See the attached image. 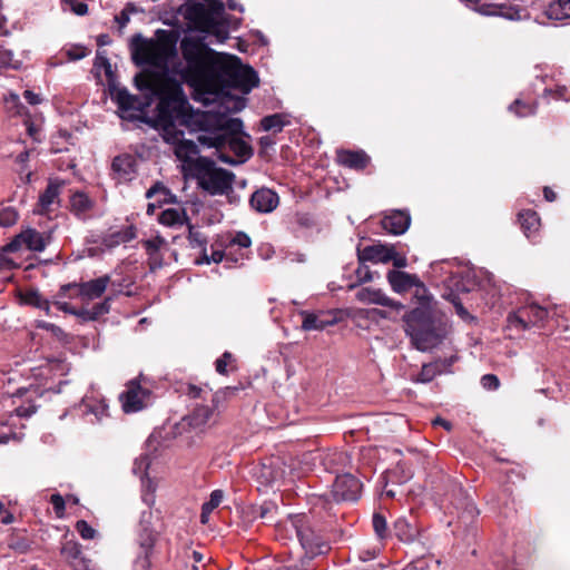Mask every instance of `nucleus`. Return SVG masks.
<instances>
[{
  "mask_svg": "<svg viewBox=\"0 0 570 570\" xmlns=\"http://www.w3.org/2000/svg\"><path fill=\"white\" fill-rule=\"evenodd\" d=\"M38 396L37 387L19 389L13 395V397L21 401L14 409L16 415L19 417H30L35 414L38 407L35 401Z\"/></svg>",
  "mask_w": 570,
  "mask_h": 570,
  "instance_id": "obj_18",
  "label": "nucleus"
},
{
  "mask_svg": "<svg viewBox=\"0 0 570 570\" xmlns=\"http://www.w3.org/2000/svg\"><path fill=\"white\" fill-rule=\"evenodd\" d=\"M291 124L289 118L285 114H274L264 117L261 120V126L265 131L281 132L284 127Z\"/></svg>",
  "mask_w": 570,
  "mask_h": 570,
  "instance_id": "obj_33",
  "label": "nucleus"
},
{
  "mask_svg": "<svg viewBox=\"0 0 570 570\" xmlns=\"http://www.w3.org/2000/svg\"><path fill=\"white\" fill-rule=\"evenodd\" d=\"M148 256H149L150 269L160 268L163 266V257L160 255V252H158L157 254H154V255H148Z\"/></svg>",
  "mask_w": 570,
  "mask_h": 570,
  "instance_id": "obj_59",
  "label": "nucleus"
},
{
  "mask_svg": "<svg viewBox=\"0 0 570 570\" xmlns=\"http://www.w3.org/2000/svg\"><path fill=\"white\" fill-rule=\"evenodd\" d=\"M183 13L195 29L214 36L217 42H224L228 38L224 4L219 0L188 2L185 4Z\"/></svg>",
  "mask_w": 570,
  "mask_h": 570,
  "instance_id": "obj_5",
  "label": "nucleus"
},
{
  "mask_svg": "<svg viewBox=\"0 0 570 570\" xmlns=\"http://www.w3.org/2000/svg\"><path fill=\"white\" fill-rule=\"evenodd\" d=\"M20 238L23 240V245L30 250L42 252L46 248L43 235L33 228H28L20 233Z\"/></svg>",
  "mask_w": 570,
  "mask_h": 570,
  "instance_id": "obj_30",
  "label": "nucleus"
},
{
  "mask_svg": "<svg viewBox=\"0 0 570 570\" xmlns=\"http://www.w3.org/2000/svg\"><path fill=\"white\" fill-rule=\"evenodd\" d=\"M95 202L83 191H76L70 196V212L79 219L86 220Z\"/></svg>",
  "mask_w": 570,
  "mask_h": 570,
  "instance_id": "obj_23",
  "label": "nucleus"
},
{
  "mask_svg": "<svg viewBox=\"0 0 570 570\" xmlns=\"http://www.w3.org/2000/svg\"><path fill=\"white\" fill-rule=\"evenodd\" d=\"M232 360V354L228 353V352H225L222 357H219L215 365H216V371L219 373V374H226L227 373V364L229 363V361Z\"/></svg>",
  "mask_w": 570,
  "mask_h": 570,
  "instance_id": "obj_53",
  "label": "nucleus"
},
{
  "mask_svg": "<svg viewBox=\"0 0 570 570\" xmlns=\"http://www.w3.org/2000/svg\"><path fill=\"white\" fill-rule=\"evenodd\" d=\"M476 10L484 16H498L512 21L530 19L528 9L518 4L490 3L482 4Z\"/></svg>",
  "mask_w": 570,
  "mask_h": 570,
  "instance_id": "obj_13",
  "label": "nucleus"
},
{
  "mask_svg": "<svg viewBox=\"0 0 570 570\" xmlns=\"http://www.w3.org/2000/svg\"><path fill=\"white\" fill-rule=\"evenodd\" d=\"M111 168L119 180H131L136 171V160L130 155H120L114 158Z\"/></svg>",
  "mask_w": 570,
  "mask_h": 570,
  "instance_id": "obj_25",
  "label": "nucleus"
},
{
  "mask_svg": "<svg viewBox=\"0 0 570 570\" xmlns=\"http://www.w3.org/2000/svg\"><path fill=\"white\" fill-rule=\"evenodd\" d=\"M18 220V212L13 207H6L0 210V226L10 227Z\"/></svg>",
  "mask_w": 570,
  "mask_h": 570,
  "instance_id": "obj_42",
  "label": "nucleus"
},
{
  "mask_svg": "<svg viewBox=\"0 0 570 570\" xmlns=\"http://www.w3.org/2000/svg\"><path fill=\"white\" fill-rule=\"evenodd\" d=\"M56 306L58 307V309L65 312V313H69V314H73V315H78V316H81V312H77L75 311L68 303L66 302H57L56 303Z\"/></svg>",
  "mask_w": 570,
  "mask_h": 570,
  "instance_id": "obj_60",
  "label": "nucleus"
},
{
  "mask_svg": "<svg viewBox=\"0 0 570 570\" xmlns=\"http://www.w3.org/2000/svg\"><path fill=\"white\" fill-rule=\"evenodd\" d=\"M392 256L391 262L393 263L394 267L396 268H403L407 266V259L404 255H401L395 252L394 247L392 248Z\"/></svg>",
  "mask_w": 570,
  "mask_h": 570,
  "instance_id": "obj_56",
  "label": "nucleus"
},
{
  "mask_svg": "<svg viewBox=\"0 0 570 570\" xmlns=\"http://www.w3.org/2000/svg\"><path fill=\"white\" fill-rule=\"evenodd\" d=\"M50 502L53 505V509L57 514H60L65 510V500L60 494H52L50 498Z\"/></svg>",
  "mask_w": 570,
  "mask_h": 570,
  "instance_id": "obj_55",
  "label": "nucleus"
},
{
  "mask_svg": "<svg viewBox=\"0 0 570 570\" xmlns=\"http://www.w3.org/2000/svg\"><path fill=\"white\" fill-rule=\"evenodd\" d=\"M406 323V333L417 350L425 352L441 342L442 331L435 320L432 302L429 299L411 311Z\"/></svg>",
  "mask_w": 570,
  "mask_h": 570,
  "instance_id": "obj_6",
  "label": "nucleus"
},
{
  "mask_svg": "<svg viewBox=\"0 0 570 570\" xmlns=\"http://www.w3.org/2000/svg\"><path fill=\"white\" fill-rule=\"evenodd\" d=\"M37 327L51 332L57 338L65 336V332L59 326L46 321H37Z\"/></svg>",
  "mask_w": 570,
  "mask_h": 570,
  "instance_id": "obj_50",
  "label": "nucleus"
},
{
  "mask_svg": "<svg viewBox=\"0 0 570 570\" xmlns=\"http://www.w3.org/2000/svg\"><path fill=\"white\" fill-rule=\"evenodd\" d=\"M187 225H188V240H189L190 246L194 248L203 247L206 243V238L203 235V233L199 232L198 229H196L189 223Z\"/></svg>",
  "mask_w": 570,
  "mask_h": 570,
  "instance_id": "obj_44",
  "label": "nucleus"
},
{
  "mask_svg": "<svg viewBox=\"0 0 570 570\" xmlns=\"http://www.w3.org/2000/svg\"><path fill=\"white\" fill-rule=\"evenodd\" d=\"M395 535L403 542H412L416 534V528L411 524L405 518H399L394 522Z\"/></svg>",
  "mask_w": 570,
  "mask_h": 570,
  "instance_id": "obj_34",
  "label": "nucleus"
},
{
  "mask_svg": "<svg viewBox=\"0 0 570 570\" xmlns=\"http://www.w3.org/2000/svg\"><path fill=\"white\" fill-rule=\"evenodd\" d=\"M519 222L528 238H532L539 230L540 218L533 210H525L519 214Z\"/></svg>",
  "mask_w": 570,
  "mask_h": 570,
  "instance_id": "obj_32",
  "label": "nucleus"
},
{
  "mask_svg": "<svg viewBox=\"0 0 570 570\" xmlns=\"http://www.w3.org/2000/svg\"><path fill=\"white\" fill-rule=\"evenodd\" d=\"M299 315L303 317L302 328L304 331H323L327 326H332L336 323L335 317H331L324 312L311 313L302 311Z\"/></svg>",
  "mask_w": 570,
  "mask_h": 570,
  "instance_id": "obj_22",
  "label": "nucleus"
},
{
  "mask_svg": "<svg viewBox=\"0 0 570 570\" xmlns=\"http://www.w3.org/2000/svg\"><path fill=\"white\" fill-rule=\"evenodd\" d=\"M176 42L177 40L173 32L167 30H157L155 39H147L141 35L132 37L130 50L134 62L137 66L150 65L164 69V71L160 73H145L135 78L137 88L145 95V100L130 95L126 89L119 90L116 95V100L121 111H141L154 99H158V104L160 102L158 95L153 94L151 90L140 85L147 78H173L167 71V66L170 59L176 56Z\"/></svg>",
  "mask_w": 570,
  "mask_h": 570,
  "instance_id": "obj_3",
  "label": "nucleus"
},
{
  "mask_svg": "<svg viewBox=\"0 0 570 570\" xmlns=\"http://www.w3.org/2000/svg\"><path fill=\"white\" fill-rule=\"evenodd\" d=\"M122 410L126 413H135L147 406L150 391L140 385L137 379L128 382L126 391L120 396Z\"/></svg>",
  "mask_w": 570,
  "mask_h": 570,
  "instance_id": "obj_11",
  "label": "nucleus"
},
{
  "mask_svg": "<svg viewBox=\"0 0 570 570\" xmlns=\"http://www.w3.org/2000/svg\"><path fill=\"white\" fill-rule=\"evenodd\" d=\"M149 465V459L147 455L140 456L135 461L132 471L135 474L140 473L141 479H144V475L146 474V469ZM144 491H142V501L151 507L155 503V487L153 485V482L147 479L146 481L142 480Z\"/></svg>",
  "mask_w": 570,
  "mask_h": 570,
  "instance_id": "obj_24",
  "label": "nucleus"
},
{
  "mask_svg": "<svg viewBox=\"0 0 570 570\" xmlns=\"http://www.w3.org/2000/svg\"><path fill=\"white\" fill-rule=\"evenodd\" d=\"M372 525H373V530H374L376 537L380 540H384L390 535L386 519L382 514H380V513L373 514Z\"/></svg>",
  "mask_w": 570,
  "mask_h": 570,
  "instance_id": "obj_39",
  "label": "nucleus"
},
{
  "mask_svg": "<svg viewBox=\"0 0 570 570\" xmlns=\"http://www.w3.org/2000/svg\"><path fill=\"white\" fill-rule=\"evenodd\" d=\"M61 187L62 183L59 180L49 181L45 191L39 196L38 205L41 214L48 213L51 206L58 203Z\"/></svg>",
  "mask_w": 570,
  "mask_h": 570,
  "instance_id": "obj_27",
  "label": "nucleus"
},
{
  "mask_svg": "<svg viewBox=\"0 0 570 570\" xmlns=\"http://www.w3.org/2000/svg\"><path fill=\"white\" fill-rule=\"evenodd\" d=\"M544 14L548 19L556 21L570 19V0H554L550 2Z\"/></svg>",
  "mask_w": 570,
  "mask_h": 570,
  "instance_id": "obj_29",
  "label": "nucleus"
},
{
  "mask_svg": "<svg viewBox=\"0 0 570 570\" xmlns=\"http://www.w3.org/2000/svg\"><path fill=\"white\" fill-rule=\"evenodd\" d=\"M382 227L390 234L402 235L411 224V217L407 213L402 210H394L382 219Z\"/></svg>",
  "mask_w": 570,
  "mask_h": 570,
  "instance_id": "obj_20",
  "label": "nucleus"
},
{
  "mask_svg": "<svg viewBox=\"0 0 570 570\" xmlns=\"http://www.w3.org/2000/svg\"><path fill=\"white\" fill-rule=\"evenodd\" d=\"M151 519V511H145L140 519V529L138 533V544L140 552L136 559V567L138 570H148L150 562L149 557L156 541V532L149 527Z\"/></svg>",
  "mask_w": 570,
  "mask_h": 570,
  "instance_id": "obj_9",
  "label": "nucleus"
},
{
  "mask_svg": "<svg viewBox=\"0 0 570 570\" xmlns=\"http://www.w3.org/2000/svg\"><path fill=\"white\" fill-rule=\"evenodd\" d=\"M21 245H23V240L20 238V234L16 236L9 244L4 246V250L14 253L20 249Z\"/></svg>",
  "mask_w": 570,
  "mask_h": 570,
  "instance_id": "obj_58",
  "label": "nucleus"
},
{
  "mask_svg": "<svg viewBox=\"0 0 570 570\" xmlns=\"http://www.w3.org/2000/svg\"><path fill=\"white\" fill-rule=\"evenodd\" d=\"M76 530L85 540L94 539L97 533L96 530L85 520H79L76 523Z\"/></svg>",
  "mask_w": 570,
  "mask_h": 570,
  "instance_id": "obj_47",
  "label": "nucleus"
},
{
  "mask_svg": "<svg viewBox=\"0 0 570 570\" xmlns=\"http://www.w3.org/2000/svg\"><path fill=\"white\" fill-rule=\"evenodd\" d=\"M509 110L515 112L518 117H527L535 112V107L533 105L524 104L520 99H515L513 104L510 105Z\"/></svg>",
  "mask_w": 570,
  "mask_h": 570,
  "instance_id": "obj_40",
  "label": "nucleus"
},
{
  "mask_svg": "<svg viewBox=\"0 0 570 570\" xmlns=\"http://www.w3.org/2000/svg\"><path fill=\"white\" fill-rule=\"evenodd\" d=\"M278 203V195L269 188L256 190L249 199L252 208L258 213H271L277 207Z\"/></svg>",
  "mask_w": 570,
  "mask_h": 570,
  "instance_id": "obj_19",
  "label": "nucleus"
},
{
  "mask_svg": "<svg viewBox=\"0 0 570 570\" xmlns=\"http://www.w3.org/2000/svg\"><path fill=\"white\" fill-rule=\"evenodd\" d=\"M71 11L77 16H83L88 11V6L83 2H78L71 7Z\"/></svg>",
  "mask_w": 570,
  "mask_h": 570,
  "instance_id": "obj_61",
  "label": "nucleus"
},
{
  "mask_svg": "<svg viewBox=\"0 0 570 570\" xmlns=\"http://www.w3.org/2000/svg\"><path fill=\"white\" fill-rule=\"evenodd\" d=\"M68 56L71 60H79L86 56V51L83 48H78L75 51H68Z\"/></svg>",
  "mask_w": 570,
  "mask_h": 570,
  "instance_id": "obj_63",
  "label": "nucleus"
},
{
  "mask_svg": "<svg viewBox=\"0 0 570 570\" xmlns=\"http://www.w3.org/2000/svg\"><path fill=\"white\" fill-rule=\"evenodd\" d=\"M547 315L548 312L546 308L532 303L510 313L507 317V326L509 330L517 332L525 331L541 323Z\"/></svg>",
  "mask_w": 570,
  "mask_h": 570,
  "instance_id": "obj_8",
  "label": "nucleus"
},
{
  "mask_svg": "<svg viewBox=\"0 0 570 570\" xmlns=\"http://www.w3.org/2000/svg\"><path fill=\"white\" fill-rule=\"evenodd\" d=\"M393 246L376 244L357 249V258L361 263L371 262L374 264L391 262Z\"/></svg>",
  "mask_w": 570,
  "mask_h": 570,
  "instance_id": "obj_17",
  "label": "nucleus"
},
{
  "mask_svg": "<svg viewBox=\"0 0 570 570\" xmlns=\"http://www.w3.org/2000/svg\"><path fill=\"white\" fill-rule=\"evenodd\" d=\"M62 553L68 559H78L81 554V550L78 543L76 542H67L62 548Z\"/></svg>",
  "mask_w": 570,
  "mask_h": 570,
  "instance_id": "obj_49",
  "label": "nucleus"
},
{
  "mask_svg": "<svg viewBox=\"0 0 570 570\" xmlns=\"http://www.w3.org/2000/svg\"><path fill=\"white\" fill-rule=\"evenodd\" d=\"M110 298H106L104 302L96 304L91 309L81 311V317L86 320L95 321L99 316L107 314L110 308Z\"/></svg>",
  "mask_w": 570,
  "mask_h": 570,
  "instance_id": "obj_38",
  "label": "nucleus"
},
{
  "mask_svg": "<svg viewBox=\"0 0 570 570\" xmlns=\"http://www.w3.org/2000/svg\"><path fill=\"white\" fill-rule=\"evenodd\" d=\"M81 409L85 417L92 424L102 422L109 415L105 399L95 394L83 396Z\"/></svg>",
  "mask_w": 570,
  "mask_h": 570,
  "instance_id": "obj_16",
  "label": "nucleus"
},
{
  "mask_svg": "<svg viewBox=\"0 0 570 570\" xmlns=\"http://www.w3.org/2000/svg\"><path fill=\"white\" fill-rule=\"evenodd\" d=\"M109 284L110 277L108 275H104L101 277L79 284V293L81 296L88 299H95L105 293Z\"/></svg>",
  "mask_w": 570,
  "mask_h": 570,
  "instance_id": "obj_26",
  "label": "nucleus"
},
{
  "mask_svg": "<svg viewBox=\"0 0 570 570\" xmlns=\"http://www.w3.org/2000/svg\"><path fill=\"white\" fill-rule=\"evenodd\" d=\"M198 181V185L210 195L227 194L232 189L234 174L216 167V164L210 160H199L196 164V171L193 174Z\"/></svg>",
  "mask_w": 570,
  "mask_h": 570,
  "instance_id": "obj_7",
  "label": "nucleus"
},
{
  "mask_svg": "<svg viewBox=\"0 0 570 570\" xmlns=\"http://www.w3.org/2000/svg\"><path fill=\"white\" fill-rule=\"evenodd\" d=\"M177 83L181 86V82L175 78L161 77V78H147L142 81L140 86L148 88L160 97V102L157 104L156 107V118L155 124L163 130L164 139L173 144L175 146V155L176 157L184 163V165L194 174L196 171V164L199 160H207L208 158L199 156V149L196 142L190 139H184V131L181 128L188 129L190 132H199L203 131L198 128V125L187 126L185 124H173V126L166 127V124L163 122L161 118V104L165 100L170 99V90L169 85Z\"/></svg>",
  "mask_w": 570,
  "mask_h": 570,
  "instance_id": "obj_4",
  "label": "nucleus"
},
{
  "mask_svg": "<svg viewBox=\"0 0 570 570\" xmlns=\"http://www.w3.org/2000/svg\"><path fill=\"white\" fill-rule=\"evenodd\" d=\"M213 415V410L208 406H199L195 409L193 414V421L196 425L206 424Z\"/></svg>",
  "mask_w": 570,
  "mask_h": 570,
  "instance_id": "obj_45",
  "label": "nucleus"
},
{
  "mask_svg": "<svg viewBox=\"0 0 570 570\" xmlns=\"http://www.w3.org/2000/svg\"><path fill=\"white\" fill-rule=\"evenodd\" d=\"M337 159L341 165L353 168V169H363L368 164V156L362 151H351V150H343L340 151L337 155Z\"/></svg>",
  "mask_w": 570,
  "mask_h": 570,
  "instance_id": "obj_28",
  "label": "nucleus"
},
{
  "mask_svg": "<svg viewBox=\"0 0 570 570\" xmlns=\"http://www.w3.org/2000/svg\"><path fill=\"white\" fill-rule=\"evenodd\" d=\"M32 150H24L16 157V164L18 166L17 173L23 183L29 184L31 181L32 173L27 170V163L30 159Z\"/></svg>",
  "mask_w": 570,
  "mask_h": 570,
  "instance_id": "obj_36",
  "label": "nucleus"
},
{
  "mask_svg": "<svg viewBox=\"0 0 570 570\" xmlns=\"http://www.w3.org/2000/svg\"><path fill=\"white\" fill-rule=\"evenodd\" d=\"M224 258V253L222 250H214L210 256H208L205 252H204V256H203V262H205L206 264H209V263H220Z\"/></svg>",
  "mask_w": 570,
  "mask_h": 570,
  "instance_id": "obj_57",
  "label": "nucleus"
},
{
  "mask_svg": "<svg viewBox=\"0 0 570 570\" xmlns=\"http://www.w3.org/2000/svg\"><path fill=\"white\" fill-rule=\"evenodd\" d=\"M481 385L489 391H494L500 386V381L494 374H485L481 377Z\"/></svg>",
  "mask_w": 570,
  "mask_h": 570,
  "instance_id": "obj_52",
  "label": "nucleus"
},
{
  "mask_svg": "<svg viewBox=\"0 0 570 570\" xmlns=\"http://www.w3.org/2000/svg\"><path fill=\"white\" fill-rule=\"evenodd\" d=\"M24 98L30 105H37L41 101L39 95H37L30 90L24 91Z\"/></svg>",
  "mask_w": 570,
  "mask_h": 570,
  "instance_id": "obj_62",
  "label": "nucleus"
},
{
  "mask_svg": "<svg viewBox=\"0 0 570 570\" xmlns=\"http://www.w3.org/2000/svg\"><path fill=\"white\" fill-rule=\"evenodd\" d=\"M116 20L120 24V27H125L129 22V14L128 10L124 9L118 17H116Z\"/></svg>",
  "mask_w": 570,
  "mask_h": 570,
  "instance_id": "obj_64",
  "label": "nucleus"
},
{
  "mask_svg": "<svg viewBox=\"0 0 570 570\" xmlns=\"http://www.w3.org/2000/svg\"><path fill=\"white\" fill-rule=\"evenodd\" d=\"M180 50L186 71L196 85L210 87L222 82L247 95L259 83L252 67L242 65L235 56L214 51L205 42V37L186 36L180 42Z\"/></svg>",
  "mask_w": 570,
  "mask_h": 570,
  "instance_id": "obj_2",
  "label": "nucleus"
},
{
  "mask_svg": "<svg viewBox=\"0 0 570 570\" xmlns=\"http://www.w3.org/2000/svg\"><path fill=\"white\" fill-rule=\"evenodd\" d=\"M0 67L18 69L20 62L13 58V52L0 46Z\"/></svg>",
  "mask_w": 570,
  "mask_h": 570,
  "instance_id": "obj_41",
  "label": "nucleus"
},
{
  "mask_svg": "<svg viewBox=\"0 0 570 570\" xmlns=\"http://www.w3.org/2000/svg\"><path fill=\"white\" fill-rule=\"evenodd\" d=\"M446 298L453 304L454 308H455V312L458 313V315H460L462 318H468L470 317V314L468 313V311L464 308V306L462 305L461 301L459 299V297L456 296V294L454 293H450Z\"/></svg>",
  "mask_w": 570,
  "mask_h": 570,
  "instance_id": "obj_51",
  "label": "nucleus"
},
{
  "mask_svg": "<svg viewBox=\"0 0 570 570\" xmlns=\"http://www.w3.org/2000/svg\"><path fill=\"white\" fill-rule=\"evenodd\" d=\"M159 223L166 226H181L188 224V217L181 208H167L161 212Z\"/></svg>",
  "mask_w": 570,
  "mask_h": 570,
  "instance_id": "obj_31",
  "label": "nucleus"
},
{
  "mask_svg": "<svg viewBox=\"0 0 570 570\" xmlns=\"http://www.w3.org/2000/svg\"><path fill=\"white\" fill-rule=\"evenodd\" d=\"M142 245L148 255H154L160 252V249L166 246V242L164 238L156 236L154 238L144 240Z\"/></svg>",
  "mask_w": 570,
  "mask_h": 570,
  "instance_id": "obj_43",
  "label": "nucleus"
},
{
  "mask_svg": "<svg viewBox=\"0 0 570 570\" xmlns=\"http://www.w3.org/2000/svg\"><path fill=\"white\" fill-rule=\"evenodd\" d=\"M362 491V483L350 473L335 478L332 485V495L335 501H356Z\"/></svg>",
  "mask_w": 570,
  "mask_h": 570,
  "instance_id": "obj_12",
  "label": "nucleus"
},
{
  "mask_svg": "<svg viewBox=\"0 0 570 570\" xmlns=\"http://www.w3.org/2000/svg\"><path fill=\"white\" fill-rule=\"evenodd\" d=\"M22 299L27 305L43 309L48 315L50 314V303L39 292L29 291L23 295Z\"/></svg>",
  "mask_w": 570,
  "mask_h": 570,
  "instance_id": "obj_37",
  "label": "nucleus"
},
{
  "mask_svg": "<svg viewBox=\"0 0 570 570\" xmlns=\"http://www.w3.org/2000/svg\"><path fill=\"white\" fill-rule=\"evenodd\" d=\"M295 527L301 546L307 554L314 557L327 551L326 542L309 525L302 523Z\"/></svg>",
  "mask_w": 570,
  "mask_h": 570,
  "instance_id": "obj_14",
  "label": "nucleus"
},
{
  "mask_svg": "<svg viewBox=\"0 0 570 570\" xmlns=\"http://www.w3.org/2000/svg\"><path fill=\"white\" fill-rule=\"evenodd\" d=\"M356 277L358 283H367L373 279V274L367 265L365 263H361L355 271Z\"/></svg>",
  "mask_w": 570,
  "mask_h": 570,
  "instance_id": "obj_48",
  "label": "nucleus"
},
{
  "mask_svg": "<svg viewBox=\"0 0 570 570\" xmlns=\"http://www.w3.org/2000/svg\"><path fill=\"white\" fill-rule=\"evenodd\" d=\"M456 361L455 356H451L449 358L444 360H436L432 363L424 364L422 366L421 372L417 375V381L421 383H429L431 382L435 376L441 375L443 373H449L450 367L452 364Z\"/></svg>",
  "mask_w": 570,
  "mask_h": 570,
  "instance_id": "obj_21",
  "label": "nucleus"
},
{
  "mask_svg": "<svg viewBox=\"0 0 570 570\" xmlns=\"http://www.w3.org/2000/svg\"><path fill=\"white\" fill-rule=\"evenodd\" d=\"M250 245V237L244 232H237L229 240L227 249H230L234 246H238L240 248H248Z\"/></svg>",
  "mask_w": 570,
  "mask_h": 570,
  "instance_id": "obj_46",
  "label": "nucleus"
},
{
  "mask_svg": "<svg viewBox=\"0 0 570 570\" xmlns=\"http://www.w3.org/2000/svg\"><path fill=\"white\" fill-rule=\"evenodd\" d=\"M170 99L161 104V120L166 127L173 124L187 126L198 125L203 131L197 140L204 148H215L219 153V159L227 164L243 163L252 155V148L239 138L243 130V121L232 118L230 112H237L245 107L244 99H227L225 112L220 111H194L190 107L183 86L169 85Z\"/></svg>",
  "mask_w": 570,
  "mask_h": 570,
  "instance_id": "obj_1",
  "label": "nucleus"
},
{
  "mask_svg": "<svg viewBox=\"0 0 570 570\" xmlns=\"http://www.w3.org/2000/svg\"><path fill=\"white\" fill-rule=\"evenodd\" d=\"M386 277L394 292L404 293L410 288L415 287V296L417 297L420 304L426 302L428 299L432 302V298L426 295L428 291L425 286L421 283L416 275L401 271H390Z\"/></svg>",
  "mask_w": 570,
  "mask_h": 570,
  "instance_id": "obj_10",
  "label": "nucleus"
},
{
  "mask_svg": "<svg viewBox=\"0 0 570 570\" xmlns=\"http://www.w3.org/2000/svg\"><path fill=\"white\" fill-rule=\"evenodd\" d=\"M224 498V493L222 490H214L210 493V498L207 502H205L202 507L200 521L202 523H207L209 514L216 509Z\"/></svg>",
  "mask_w": 570,
  "mask_h": 570,
  "instance_id": "obj_35",
  "label": "nucleus"
},
{
  "mask_svg": "<svg viewBox=\"0 0 570 570\" xmlns=\"http://www.w3.org/2000/svg\"><path fill=\"white\" fill-rule=\"evenodd\" d=\"M452 265V262L450 261H443V262H435L431 264V268L434 273L440 274H452V272L449 269V267Z\"/></svg>",
  "mask_w": 570,
  "mask_h": 570,
  "instance_id": "obj_54",
  "label": "nucleus"
},
{
  "mask_svg": "<svg viewBox=\"0 0 570 570\" xmlns=\"http://www.w3.org/2000/svg\"><path fill=\"white\" fill-rule=\"evenodd\" d=\"M356 299L366 305H380L390 307L394 311H400L403 308V305L400 302H396L390 298L382 289L374 287H361L356 294Z\"/></svg>",
  "mask_w": 570,
  "mask_h": 570,
  "instance_id": "obj_15",
  "label": "nucleus"
}]
</instances>
